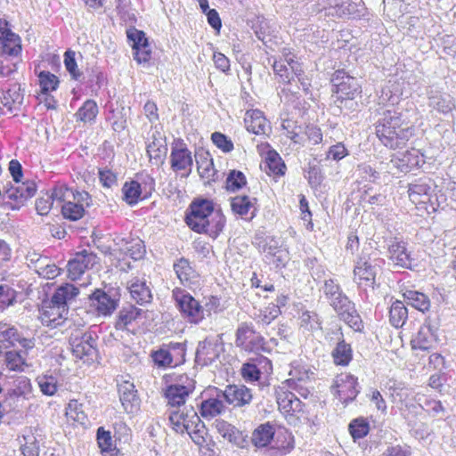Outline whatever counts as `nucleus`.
Returning a JSON list of instances; mask_svg holds the SVG:
<instances>
[{
  "label": "nucleus",
  "instance_id": "1",
  "mask_svg": "<svg viewBox=\"0 0 456 456\" xmlns=\"http://www.w3.org/2000/svg\"><path fill=\"white\" fill-rule=\"evenodd\" d=\"M379 142L388 150H403L415 135V128L410 126L402 113L386 110L374 125Z\"/></svg>",
  "mask_w": 456,
  "mask_h": 456
},
{
  "label": "nucleus",
  "instance_id": "2",
  "mask_svg": "<svg viewBox=\"0 0 456 456\" xmlns=\"http://www.w3.org/2000/svg\"><path fill=\"white\" fill-rule=\"evenodd\" d=\"M169 420L176 433H187L200 447L206 444L208 430L194 407L184 406L183 409L171 411Z\"/></svg>",
  "mask_w": 456,
  "mask_h": 456
},
{
  "label": "nucleus",
  "instance_id": "3",
  "mask_svg": "<svg viewBox=\"0 0 456 456\" xmlns=\"http://www.w3.org/2000/svg\"><path fill=\"white\" fill-rule=\"evenodd\" d=\"M323 293L329 304L349 327L355 331L362 329V322L354 307V304L342 291L338 283L331 279L326 280Z\"/></svg>",
  "mask_w": 456,
  "mask_h": 456
},
{
  "label": "nucleus",
  "instance_id": "4",
  "mask_svg": "<svg viewBox=\"0 0 456 456\" xmlns=\"http://www.w3.org/2000/svg\"><path fill=\"white\" fill-rule=\"evenodd\" d=\"M273 70L279 83L288 86L297 77L305 92L310 90L311 79L305 75L303 63L291 49H282L281 55L273 61Z\"/></svg>",
  "mask_w": 456,
  "mask_h": 456
},
{
  "label": "nucleus",
  "instance_id": "5",
  "mask_svg": "<svg viewBox=\"0 0 456 456\" xmlns=\"http://www.w3.org/2000/svg\"><path fill=\"white\" fill-rule=\"evenodd\" d=\"M330 84L332 95L339 104L362 97V85L344 69H338L332 73Z\"/></svg>",
  "mask_w": 456,
  "mask_h": 456
},
{
  "label": "nucleus",
  "instance_id": "6",
  "mask_svg": "<svg viewBox=\"0 0 456 456\" xmlns=\"http://www.w3.org/2000/svg\"><path fill=\"white\" fill-rule=\"evenodd\" d=\"M381 263L382 260L376 256V253H369L368 248H363L354 264V282L360 287L373 289Z\"/></svg>",
  "mask_w": 456,
  "mask_h": 456
},
{
  "label": "nucleus",
  "instance_id": "7",
  "mask_svg": "<svg viewBox=\"0 0 456 456\" xmlns=\"http://www.w3.org/2000/svg\"><path fill=\"white\" fill-rule=\"evenodd\" d=\"M155 179L150 175H137L135 180L127 181L122 187V199L129 206L151 197L155 191Z\"/></svg>",
  "mask_w": 456,
  "mask_h": 456
},
{
  "label": "nucleus",
  "instance_id": "8",
  "mask_svg": "<svg viewBox=\"0 0 456 456\" xmlns=\"http://www.w3.org/2000/svg\"><path fill=\"white\" fill-rule=\"evenodd\" d=\"M185 352L184 343L170 342L152 351L151 357L159 368H175L184 362Z\"/></svg>",
  "mask_w": 456,
  "mask_h": 456
},
{
  "label": "nucleus",
  "instance_id": "9",
  "mask_svg": "<svg viewBox=\"0 0 456 456\" xmlns=\"http://www.w3.org/2000/svg\"><path fill=\"white\" fill-rule=\"evenodd\" d=\"M214 215L212 200L196 198L189 205L184 220L190 228H207L210 225V218Z\"/></svg>",
  "mask_w": 456,
  "mask_h": 456
},
{
  "label": "nucleus",
  "instance_id": "10",
  "mask_svg": "<svg viewBox=\"0 0 456 456\" xmlns=\"http://www.w3.org/2000/svg\"><path fill=\"white\" fill-rule=\"evenodd\" d=\"M195 390V380L188 375L178 376L174 383L167 385L164 389V397L167 404L172 407L184 405L187 398Z\"/></svg>",
  "mask_w": 456,
  "mask_h": 456
},
{
  "label": "nucleus",
  "instance_id": "11",
  "mask_svg": "<svg viewBox=\"0 0 456 456\" xmlns=\"http://www.w3.org/2000/svg\"><path fill=\"white\" fill-rule=\"evenodd\" d=\"M9 171L16 184L7 190L8 197L20 202L33 197L37 191V186L29 181L20 183L23 174L22 167L17 159H12L9 162Z\"/></svg>",
  "mask_w": 456,
  "mask_h": 456
},
{
  "label": "nucleus",
  "instance_id": "12",
  "mask_svg": "<svg viewBox=\"0 0 456 456\" xmlns=\"http://www.w3.org/2000/svg\"><path fill=\"white\" fill-rule=\"evenodd\" d=\"M176 305L190 323L199 324L203 321V310L201 304L185 290L174 291Z\"/></svg>",
  "mask_w": 456,
  "mask_h": 456
},
{
  "label": "nucleus",
  "instance_id": "13",
  "mask_svg": "<svg viewBox=\"0 0 456 456\" xmlns=\"http://www.w3.org/2000/svg\"><path fill=\"white\" fill-rule=\"evenodd\" d=\"M314 375L307 365L294 362L289 372V378L283 384L297 392L303 398H307L310 394L307 384L314 379Z\"/></svg>",
  "mask_w": 456,
  "mask_h": 456
},
{
  "label": "nucleus",
  "instance_id": "14",
  "mask_svg": "<svg viewBox=\"0 0 456 456\" xmlns=\"http://www.w3.org/2000/svg\"><path fill=\"white\" fill-rule=\"evenodd\" d=\"M171 169L181 177H188L191 172L192 156L191 151L183 142H177L171 148L169 156Z\"/></svg>",
  "mask_w": 456,
  "mask_h": 456
},
{
  "label": "nucleus",
  "instance_id": "15",
  "mask_svg": "<svg viewBox=\"0 0 456 456\" xmlns=\"http://www.w3.org/2000/svg\"><path fill=\"white\" fill-rule=\"evenodd\" d=\"M126 37L132 42L134 59L137 63L149 62L151 59V49L145 33L142 30L131 28L126 31Z\"/></svg>",
  "mask_w": 456,
  "mask_h": 456
},
{
  "label": "nucleus",
  "instance_id": "16",
  "mask_svg": "<svg viewBox=\"0 0 456 456\" xmlns=\"http://www.w3.org/2000/svg\"><path fill=\"white\" fill-rule=\"evenodd\" d=\"M222 393L225 403L234 408L246 407L253 400L252 390L242 384L227 385Z\"/></svg>",
  "mask_w": 456,
  "mask_h": 456
},
{
  "label": "nucleus",
  "instance_id": "17",
  "mask_svg": "<svg viewBox=\"0 0 456 456\" xmlns=\"http://www.w3.org/2000/svg\"><path fill=\"white\" fill-rule=\"evenodd\" d=\"M97 264V256L93 253L83 250L75 254V256L68 262V277L77 281L85 273L88 268Z\"/></svg>",
  "mask_w": 456,
  "mask_h": 456
},
{
  "label": "nucleus",
  "instance_id": "18",
  "mask_svg": "<svg viewBox=\"0 0 456 456\" xmlns=\"http://www.w3.org/2000/svg\"><path fill=\"white\" fill-rule=\"evenodd\" d=\"M70 346L73 354L85 362L92 361L96 355V342L91 333H84L80 337H72Z\"/></svg>",
  "mask_w": 456,
  "mask_h": 456
},
{
  "label": "nucleus",
  "instance_id": "19",
  "mask_svg": "<svg viewBox=\"0 0 456 456\" xmlns=\"http://www.w3.org/2000/svg\"><path fill=\"white\" fill-rule=\"evenodd\" d=\"M264 338L258 335L251 324L242 322L236 331V346L247 351L257 350L262 346Z\"/></svg>",
  "mask_w": 456,
  "mask_h": 456
},
{
  "label": "nucleus",
  "instance_id": "20",
  "mask_svg": "<svg viewBox=\"0 0 456 456\" xmlns=\"http://www.w3.org/2000/svg\"><path fill=\"white\" fill-rule=\"evenodd\" d=\"M393 165L401 172L408 173L419 168L424 163V155L419 150L411 148L391 159Z\"/></svg>",
  "mask_w": 456,
  "mask_h": 456
},
{
  "label": "nucleus",
  "instance_id": "21",
  "mask_svg": "<svg viewBox=\"0 0 456 456\" xmlns=\"http://www.w3.org/2000/svg\"><path fill=\"white\" fill-rule=\"evenodd\" d=\"M215 395L203 399L200 404V416L206 419H212L222 415L227 410L222 389L215 388Z\"/></svg>",
  "mask_w": 456,
  "mask_h": 456
},
{
  "label": "nucleus",
  "instance_id": "22",
  "mask_svg": "<svg viewBox=\"0 0 456 456\" xmlns=\"http://www.w3.org/2000/svg\"><path fill=\"white\" fill-rule=\"evenodd\" d=\"M88 199L89 194L86 191H76V193H73V200L77 202L69 200L63 203L61 208L62 216L70 221H78L82 219L86 214L83 202H86V205L88 206Z\"/></svg>",
  "mask_w": 456,
  "mask_h": 456
},
{
  "label": "nucleus",
  "instance_id": "23",
  "mask_svg": "<svg viewBox=\"0 0 456 456\" xmlns=\"http://www.w3.org/2000/svg\"><path fill=\"white\" fill-rule=\"evenodd\" d=\"M263 165L265 173L275 182L286 175L287 166L275 150L266 152Z\"/></svg>",
  "mask_w": 456,
  "mask_h": 456
},
{
  "label": "nucleus",
  "instance_id": "24",
  "mask_svg": "<svg viewBox=\"0 0 456 456\" xmlns=\"http://www.w3.org/2000/svg\"><path fill=\"white\" fill-rule=\"evenodd\" d=\"M90 301L99 316H110L118 307V299L102 289H95L90 296Z\"/></svg>",
  "mask_w": 456,
  "mask_h": 456
},
{
  "label": "nucleus",
  "instance_id": "25",
  "mask_svg": "<svg viewBox=\"0 0 456 456\" xmlns=\"http://www.w3.org/2000/svg\"><path fill=\"white\" fill-rule=\"evenodd\" d=\"M337 388L339 400L346 404L354 401L360 392L357 379L351 374L338 377L337 379Z\"/></svg>",
  "mask_w": 456,
  "mask_h": 456
},
{
  "label": "nucleus",
  "instance_id": "26",
  "mask_svg": "<svg viewBox=\"0 0 456 456\" xmlns=\"http://www.w3.org/2000/svg\"><path fill=\"white\" fill-rule=\"evenodd\" d=\"M330 9L332 11L329 12V15L339 19L360 20L363 16L358 4L351 0H333Z\"/></svg>",
  "mask_w": 456,
  "mask_h": 456
},
{
  "label": "nucleus",
  "instance_id": "27",
  "mask_svg": "<svg viewBox=\"0 0 456 456\" xmlns=\"http://www.w3.org/2000/svg\"><path fill=\"white\" fill-rule=\"evenodd\" d=\"M244 123L246 129L255 134H265L270 128L269 121L263 111L259 110H249L245 113Z\"/></svg>",
  "mask_w": 456,
  "mask_h": 456
},
{
  "label": "nucleus",
  "instance_id": "28",
  "mask_svg": "<svg viewBox=\"0 0 456 456\" xmlns=\"http://www.w3.org/2000/svg\"><path fill=\"white\" fill-rule=\"evenodd\" d=\"M408 196L418 210L428 212L430 202V186L425 183H416L409 185Z\"/></svg>",
  "mask_w": 456,
  "mask_h": 456
},
{
  "label": "nucleus",
  "instance_id": "29",
  "mask_svg": "<svg viewBox=\"0 0 456 456\" xmlns=\"http://www.w3.org/2000/svg\"><path fill=\"white\" fill-rule=\"evenodd\" d=\"M222 346L217 341L205 339L199 343L196 350V359L204 365L211 364L220 354Z\"/></svg>",
  "mask_w": 456,
  "mask_h": 456
},
{
  "label": "nucleus",
  "instance_id": "30",
  "mask_svg": "<svg viewBox=\"0 0 456 456\" xmlns=\"http://www.w3.org/2000/svg\"><path fill=\"white\" fill-rule=\"evenodd\" d=\"M215 428L222 437L227 439L230 443L240 448L245 447L246 436L232 424L224 419H216Z\"/></svg>",
  "mask_w": 456,
  "mask_h": 456
},
{
  "label": "nucleus",
  "instance_id": "31",
  "mask_svg": "<svg viewBox=\"0 0 456 456\" xmlns=\"http://www.w3.org/2000/svg\"><path fill=\"white\" fill-rule=\"evenodd\" d=\"M120 402L127 412H134L139 408V398L134 385L125 381L118 386Z\"/></svg>",
  "mask_w": 456,
  "mask_h": 456
},
{
  "label": "nucleus",
  "instance_id": "32",
  "mask_svg": "<svg viewBox=\"0 0 456 456\" xmlns=\"http://www.w3.org/2000/svg\"><path fill=\"white\" fill-rule=\"evenodd\" d=\"M436 341V335L429 323H424L411 339L413 349L429 350Z\"/></svg>",
  "mask_w": 456,
  "mask_h": 456
},
{
  "label": "nucleus",
  "instance_id": "33",
  "mask_svg": "<svg viewBox=\"0 0 456 456\" xmlns=\"http://www.w3.org/2000/svg\"><path fill=\"white\" fill-rule=\"evenodd\" d=\"M127 285L131 297L137 304L143 305L151 301V292L144 280L134 277Z\"/></svg>",
  "mask_w": 456,
  "mask_h": 456
},
{
  "label": "nucleus",
  "instance_id": "34",
  "mask_svg": "<svg viewBox=\"0 0 456 456\" xmlns=\"http://www.w3.org/2000/svg\"><path fill=\"white\" fill-rule=\"evenodd\" d=\"M61 310V307L60 305L52 304L51 301L50 305L43 309L41 314L42 323L52 328L61 325L67 319L69 311L62 312Z\"/></svg>",
  "mask_w": 456,
  "mask_h": 456
},
{
  "label": "nucleus",
  "instance_id": "35",
  "mask_svg": "<svg viewBox=\"0 0 456 456\" xmlns=\"http://www.w3.org/2000/svg\"><path fill=\"white\" fill-rule=\"evenodd\" d=\"M277 403L280 411L284 413H296L303 411L302 402L291 391L277 392Z\"/></svg>",
  "mask_w": 456,
  "mask_h": 456
},
{
  "label": "nucleus",
  "instance_id": "36",
  "mask_svg": "<svg viewBox=\"0 0 456 456\" xmlns=\"http://www.w3.org/2000/svg\"><path fill=\"white\" fill-rule=\"evenodd\" d=\"M79 293L77 287L65 283L60 286L52 297V304H57L61 307V311H69L68 304L72 301Z\"/></svg>",
  "mask_w": 456,
  "mask_h": 456
},
{
  "label": "nucleus",
  "instance_id": "37",
  "mask_svg": "<svg viewBox=\"0 0 456 456\" xmlns=\"http://www.w3.org/2000/svg\"><path fill=\"white\" fill-rule=\"evenodd\" d=\"M281 239L270 235L266 230H259L256 233L253 244L263 252H266L269 256L281 248Z\"/></svg>",
  "mask_w": 456,
  "mask_h": 456
},
{
  "label": "nucleus",
  "instance_id": "38",
  "mask_svg": "<svg viewBox=\"0 0 456 456\" xmlns=\"http://www.w3.org/2000/svg\"><path fill=\"white\" fill-rule=\"evenodd\" d=\"M1 342H8L12 346H20L25 350L35 346V340L21 334L15 327L12 326L8 330L4 331Z\"/></svg>",
  "mask_w": 456,
  "mask_h": 456
},
{
  "label": "nucleus",
  "instance_id": "39",
  "mask_svg": "<svg viewBox=\"0 0 456 456\" xmlns=\"http://www.w3.org/2000/svg\"><path fill=\"white\" fill-rule=\"evenodd\" d=\"M389 258L394 265L400 267H409L411 265L410 255L407 253L405 243L403 241H392L388 247Z\"/></svg>",
  "mask_w": 456,
  "mask_h": 456
},
{
  "label": "nucleus",
  "instance_id": "40",
  "mask_svg": "<svg viewBox=\"0 0 456 456\" xmlns=\"http://www.w3.org/2000/svg\"><path fill=\"white\" fill-rule=\"evenodd\" d=\"M197 169L200 176L205 181V183H209L212 181H215L216 170L214 166L213 159L207 152L204 154H200L197 159Z\"/></svg>",
  "mask_w": 456,
  "mask_h": 456
},
{
  "label": "nucleus",
  "instance_id": "41",
  "mask_svg": "<svg viewBox=\"0 0 456 456\" xmlns=\"http://www.w3.org/2000/svg\"><path fill=\"white\" fill-rule=\"evenodd\" d=\"M274 428L269 422L261 424L254 430L251 436L252 444L258 448L267 446L273 440Z\"/></svg>",
  "mask_w": 456,
  "mask_h": 456
},
{
  "label": "nucleus",
  "instance_id": "42",
  "mask_svg": "<svg viewBox=\"0 0 456 456\" xmlns=\"http://www.w3.org/2000/svg\"><path fill=\"white\" fill-rule=\"evenodd\" d=\"M281 127L284 131V135L294 143L304 144L305 142L304 127L298 126L297 121L289 118L284 119Z\"/></svg>",
  "mask_w": 456,
  "mask_h": 456
},
{
  "label": "nucleus",
  "instance_id": "43",
  "mask_svg": "<svg viewBox=\"0 0 456 456\" xmlns=\"http://www.w3.org/2000/svg\"><path fill=\"white\" fill-rule=\"evenodd\" d=\"M408 319V310L403 302L395 300L389 309V322L395 328H402Z\"/></svg>",
  "mask_w": 456,
  "mask_h": 456
},
{
  "label": "nucleus",
  "instance_id": "44",
  "mask_svg": "<svg viewBox=\"0 0 456 456\" xmlns=\"http://www.w3.org/2000/svg\"><path fill=\"white\" fill-rule=\"evenodd\" d=\"M99 109L95 101L86 100L75 113L77 122L91 123L94 122L98 115Z\"/></svg>",
  "mask_w": 456,
  "mask_h": 456
},
{
  "label": "nucleus",
  "instance_id": "45",
  "mask_svg": "<svg viewBox=\"0 0 456 456\" xmlns=\"http://www.w3.org/2000/svg\"><path fill=\"white\" fill-rule=\"evenodd\" d=\"M40 391L43 395L47 396H53L56 394L61 384L59 381V378L53 374H43L36 379Z\"/></svg>",
  "mask_w": 456,
  "mask_h": 456
},
{
  "label": "nucleus",
  "instance_id": "46",
  "mask_svg": "<svg viewBox=\"0 0 456 456\" xmlns=\"http://www.w3.org/2000/svg\"><path fill=\"white\" fill-rule=\"evenodd\" d=\"M0 53L10 56H21L22 43L20 37L12 33L0 42Z\"/></svg>",
  "mask_w": 456,
  "mask_h": 456
},
{
  "label": "nucleus",
  "instance_id": "47",
  "mask_svg": "<svg viewBox=\"0 0 456 456\" xmlns=\"http://www.w3.org/2000/svg\"><path fill=\"white\" fill-rule=\"evenodd\" d=\"M39 91L37 93H53L59 88L60 79L53 73L43 70L37 74Z\"/></svg>",
  "mask_w": 456,
  "mask_h": 456
},
{
  "label": "nucleus",
  "instance_id": "48",
  "mask_svg": "<svg viewBox=\"0 0 456 456\" xmlns=\"http://www.w3.org/2000/svg\"><path fill=\"white\" fill-rule=\"evenodd\" d=\"M174 270L177 278L184 284L191 282L198 276L195 270L191 267L189 260L184 257H181L174 264Z\"/></svg>",
  "mask_w": 456,
  "mask_h": 456
},
{
  "label": "nucleus",
  "instance_id": "49",
  "mask_svg": "<svg viewBox=\"0 0 456 456\" xmlns=\"http://www.w3.org/2000/svg\"><path fill=\"white\" fill-rule=\"evenodd\" d=\"M141 309L133 305L122 308L118 313L115 323L116 329L120 330L126 329L129 324H131L141 315Z\"/></svg>",
  "mask_w": 456,
  "mask_h": 456
},
{
  "label": "nucleus",
  "instance_id": "50",
  "mask_svg": "<svg viewBox=\"0 0 456 456\" xmlns=\"http://www.w3.org/2000/svg\"><path fill=\"white\" fill-rule=\"evenodd\" d=\"M403 297L409 305L420 312L424 313L430 307V301L428 297L421 292L408 290L403 294Z\"/></svg>",
  "mask_w": 456,
  "mask_h": 456
},
{
  "label": "nucleus",
  "instance_id": "51",
  "mask_svg": "<svg viewBox=\"0 0 456 456\" xmlns=\"http://www.w3.org/2000/svg\"><path fill=\"white\" fill-rule=\"evenodd\" d=\"M334 362L338 365H347L352 360L351 346L344 339L340 340L332 351Z\"/></svg>",
  "mask_w": 456,
  "mask_h": 456
},
{
  "label": "nucleus",
  "instance_id": "52",
  "mask_svg": "<svg viewBox=\"0 0 456 456\" xmlns=\"http://www.w3.org/2000/svg\"><path fill=\"white\" fill-rule=\"evenodd\" d=\"M36 272L45 279H54L61 273V269L54 264L48 263L47 257H38L37 259Z\"/></svg>",
  "mask_w": 456,
  "mask_h": 456
},
{
  "label": "nucleus",
  "instance_id": "53",
  "mask_svg": "<svg viewBox=\"0 0 456 456\" xmlns=\"http://www.w3.org/2000/svg\"><path fill=\"white\" fill-rule=\"evenodd\" d=\"M20 444L24 456H39L38 441L32 432L23 435Z\"/></svg>",
  "mask_w": 456,
  "mask_h": 456
},
{
  "label": "nucleus",
  "instance_id": "54",
  "mask_svg": "<svg viewBox=\"0 0 456 456\" xmlns=\"http://www.w3.org/2000/svg\"><path fill=\"white\" fill-rule=\"evenodd\" d=\"M63 63L66 70L69 72L70 77L73 80H79L83 72L78 69L77 61H76V52L68 49L63 54Z\"/></svg>",
  "mask_w": 456,
  "mask_h": 456
},
{
  "label": "nucleus",
  "instance_id": "55",
  "mask_svg": "<svg viewBox=\"0 0 456 456\" xmlns=\"http://www.w3.org/2000/svg\"><path fill=\"white\" fill-rule=\"evenodd\" d=\"M231 208L233 213L244 216H247L254 205L247 195H238L231 200Z\"/></svg>",
  "mask_w": 456,
  "mask_h": 456
},
{
  "label": "nucleus",
  "instance_id": "56",
  "mask_svg": "<svg viewBox=\"0 0 456 456\" xmlns=\"http://www.w3.org/2000/svg\"><path fill=\"white\" fill-rule=\"evenodd\" d=\"M20 56H10L0 53V76L9 77L17 70Z\"/></svg>",
  "mask_w": 456,
  "mask_h": 456
},
{
  "label": "nucleus",
  "instance_id": "57",
  "mask_svg": "<svg viewBox=\"0 0 456 456\" xmlns=\"http://www.w3.org/2000/svg\"><path fill=\"white\" fill-rule=\"evenodd\" d=\"M66 415L69 419L85 424L87 417L83 410V404L77 400H70L66 408Z\"/></svg>",
  "mask_w": 456,
  "mask_h": 456
},
{
  "label": "nucleus",
  "instance_id": "58",
  "mask_svg": "<svg viewBox=\"0 0 456 456\" xmlns=\"http://www.w3.org/2000/svg\"><path fill=\"white\" fill-rule=\"evenodd\" d=\"M225 184L229 191L235 192L247 184V179L241 171L232 170L227 175Z\"/></svg>",
  "mask_w": 456,
  "mask_h": 456
},
{
  "label": "nucleus",
  "instance_id": "59",
  "mask_svg": "<svg viewBox=\"0 0 456 456\" xmlns=\"http://www.w3.org/2000/svg\"><path fill=\"white\" fill-rule=\"evenodd\" d=\"M167 151V145L158 140H153L146 147V152L150 160L155 159L156 162L162 161Z\"/></svg>",
  "mask_w": 456,
  "mask_h": 456
},
{
  "label": "nucleus",
  "instance_id": "60",
  "mask_svg": "<svg viewBox=\"0 0 456 456\" xmlns=\"http://www.w3.org/2000/svg\"><path fill=\"white\" fill-rule=\"evenodd\" d=\"M12 393L16 396L28 398V396L32 393V385H31L30 379L24 376L17 379L14 381Z\"/></svg>",
  "mask_w": 456,
  "mask_h": 456
},
{
  "label": "nucleus",
  "instance_id": "61",
  "mask_svg": "<svg viewBox=\"0 0 456 456\" xmlns=\"http://www.w3.org/2000/svg\"><path fill=\"white\" fill-rule=\"evenodd\" d=\"M70 193H74L72 190L68 186L67 183L57 182L53 185L51 191V199L53 200H57L59 202H67V199L69 198Z\"/></svg>",
  "mask_w": 456,
  "mask_h": 456
},
{
  "label": "nucleus",
  "instance_id": "62",
  "mask_svg": "<svg viewBox=\"0 0 456 456\" xmlns=\"http://www.w3.org/2000/svg\"><path fill=\"white\" fill-rule=\"evenodd\" d=\"M349 431L354 440L362 438L369 433V423L363 419H356L350 423Z\"/></svg>",
  "mask_w": 456,
  "mask_h": 456
},
{
  "label": "nucleus",
  "instance_id": "63",
  "mask_svg": "<svg viewBox=\"0 0 456 456\" xmlns=\"http://www.w3.org/2000/svg\"><path fill=\"white\" fill-rule=\"evenodd\" d=\"M281 314V310L274 304H270L264 310H261L258 316L257 322L263 325H269L273 320H275Z\"/></svg>",
  "mask_w": 456,
  "mask_h": 456
},
{
  "label": "nucleus",
  "instance_id": "64",
  "mask_svg": "<svg viewBox=\"0 0 456 456\" xmlns=\"http://www.w3.org/2000/svg\"><path fill=\"white\" fill-rule=\"evenodd\" d=\"M301 326L307 330L314 331L321 330L319 316L314 312H304L301 315Z\"/></svg>",
  "mask_w": 456,
  "mask_h": 456
}]
</instances>
